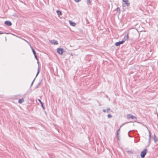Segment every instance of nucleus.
Returning <instances> with one entry per match:
<instances>
[{"instance_id": "nucleus-1", "label": "nucleus", "mask_w": 158, "mask_h": 158, "mask_svg": "<svg viewBox=\"0 0 158 158\" xmlns=\"http://www.w3.org/2000/svg\"><path fill=\"white\" fill-rule=\"evenodd\" d=\"M128 35H125L124 37V38L121 41L117 42L115 43V45L116 46H119L120 45L123 44L124 43L126 40V39H128Z\"/></svg>"}, {"instance_id": "nucleus-2", "label": "nucleus", "mask_w": 158, "mask_h": 158, "mask_svg": "<svg viewBox=\"0 0 158 158\" xmlns=\"http://www.w3.org/2000/svg\"><path fill=\"white\" fill-rule=\"evenodd\" d=\"M147 152V149H145L141 152L140 154V156L141 158H143L144 157L145 155L146 154Z\"/></svg>"}, {"instance_id": "nucleus-3", "label": "nucleus", "mask_w": 158, "mask_h": 158, "mask_svg": "<svg viewBox=\"0 0 158 158\" xmlns=\"http://www.w3.org/2000/svg\"><path fill=\"white\" fill-rule=\"evenodd\" d=\"M57 52L60 54L62 55L63 52V49L62 48H58L57 49Z\"/></svg>"}, {"instance_id": "nucleus-4", "label": "nucleus", "mask_w": 158, "mask_h": 158, "mask_svg": "<svg viewBox=\"0 0 158 158\" xmlns=\"http://www.w3.org/2000/svg\"><path fill=\"white\" fill-rule=\"evenodd\" d=\"M127 118L128 119L131 118L133 119H136V118L135 116L132 115L130 114H127Z\"/></svg>"}, {"instance_id": "nucleus-5", "label": "nucleus", "mask_w": 158, "mask_h": 158, "mask_svg": "<svg viewBox=\"0 0 158 158\" xmlns=\"http://www.w3.org/2000/svg\"><path fill=\"white\" fill-rule=\"evenodd\" d=\"M4 23L6 25L8 26H10L12 25V23L11 22L9 21H6Z\"/></svg>"}, {"instance_id": "nucleus-6", "label": "nucleus", "mask_w": 158, "mask_h": 158, "mask_svg": "<svg viewBox=\"0 0 158 158\" xmlns=\"http://www.w3.org/2000/svg\"><path fill=\"white\" fill-rule=\"evenodd\" d=\"M51 43H53L54 44H58L57 41L54 40L51 41Z\"/></svg>"}, {"instance_id": "nucleus-7", "label": "nucleus", "mask_w": 158, "mask_h": 158, "mask_svg": "<svg viewBox=\"0 0 158 158\" xmlns=\"http://www.w3.org/2000/svg\"><path fill=\"white\" fill-rule=\"evenodd\" d=\"M38 101L40 102V104H41V106H42V107L43 108V109H44L45 107L44 106V103L41 102V100L40 99H39Z\"/></svg>"}, {"instance_id": "nucleus-8", "label": "nucleus", "mask_w": 158, "mask_h": 158, "mask_svg": "<svg viewBox=\"0 0 158 158\" xmlns=\"http://www.w3.org/2000/svg\"><path fill=\"white\" fill-rule=\"evenodd\" d=\"M70 24L71 25L73 26H75L76 25V24L75 23L73 22H72V21L70 22Z\"/></svg>"}, {"instance_id": "nucleus-9", "label": "nucleus", "mask_w": 158, "mask_h": 158, "mask_svg": "<svg viewBox=\"0 0 158 158\" xmlns=\"http://www.w3.org/2000/svg\"><path fill=\"white\" fill-rule=\"evenodd\" d=\"M56 13L58 15H62V13L61 11L58 10L56 11Z\"/></svg>"}, {"instance_id": "nucleus-10", "label": "nucleus", "mask_w": 158, "mask_h": 158, "mask_svg": "<svg viewBox=\"0 0 158 158\" xmlns=\"http://www.w3.org/2000/svg\"><path fill=\"white\" fill-rule=\"evenodd\" d=\"M40 67L39 66L38 67L37 69V72L36 75V77L38 76V74H39L40 73Z\"/></svg>"}, {"instance_id": "nucleus-11", "label": "nucleus", "mask_w": 158, "mask_h": 158, "mask_svg": "<svg viewBox=\"0 0 158 158\" xmlns=\"http://www.w3.org/2000/svg\"><path fill=\"white\" fill-rule=\"evenodd\" d=\"M24 101V99H19V100L18 102L19 103H21Z\"/></svg>"}, {"instance_id": "nucleus-12", "label": "nucleus", "mask_w": 158, "mask_h": 158, "mask_svg": "<svg viewBox=\"0 0 158 158\" xmlns=\"http://www.w3.org/2000/svg\"><path fill=\"white\" fill-rule=\"evenodd\" d=\"M91 2L90 0H87V5H89L91 4Z\"/></svg>"}, {"instance_id": "nucleus-13", "label": "nucleus", "mask_w": 158, "mask_h": 158, "mask_svg": "<svg viewBox=\"0 0 158 158\" xmlns=\"http://www.w3.org/2000/svg\"><path fill=\"white\" fill-rule=\"evenodd\" d=\"M31 49L34 55L35 54H36V53L35 50L33 49V48H31Z\"/></svg>"}, {"instance_id": "nucleus-14", "label": "nucleus", "mask_w": 158, "mask_h": 158, "mask_svg": "<svg viewBox=\"0 0 158 158\" xmlns=\"http://www.w3.org/2000/svg\"><path fill=\"white\" fill-rule=\"evenodd\" d=\"M117 11L119 13H120V8L119 7H118L117 8Z\"/></svg>"}, {"instance_id": "nucleus-15", "label": "nucleus", "mask_w": 158, "mask_h": 158, "mask_svg": "<svg viewBox=\"0 0 158 158\" xmlns=\"http://www.w3.org/2000/svg\"><path fill=\"white\" fill-rule=\"evenodd\" d=\"M133 130H131V131H130L128 132V136H129V137H132V136H131L129 135V132H133Z\"/></svg>"}, {"instance_id": "nucleus-16", "label": "nucleus", "mask_w": 158, "mask_h": 158, "mask_svg": "<svg viewBox=\"0 0 158 158\" xmlns=\"http://www.w3.org/2000/svg\"><path fill=\"white\" fill-rule=\"evenodd\" d=\"M110 108H107L106 110L107 113H109L110 112Z\"/></svg>"}, {"instance_id": "nucleus-17", "label": "nucleus", "mask_w": 158, "mask_h": 158, "mask_svg": "<svg viewBox=\"0 0 158 158\" xmlns=\"http://www.w3.org/2000/svg\"><path fill=\"white\" fill-rule=\"evenodd\" d=\"M125 4L127 6H128L130 5V3H129L128 2H127L125 3Z\"/></svg>"}, {"instance_id": "nucleus-18", "label": "nucleus", "mask_w": 158, "mask_h": 158, "mask_svg": "<svg viewBox=\"0 0 158 158\" xmlns=\"http://www.w3.org/2000/svg\"><path fill=\"white\" fill-rule=\"evenodd\" d=\"M112 116V115L110 114H108L107 115V117L108 118H110Z\"/></svg>"}, {"instance_id": "nucleus-19", "label": "nucleus", "mask_w": 158, "mask_h": 158, "mask_svg": "<svg viewBox=\"0 0 158 158\" xmlns=\"http://www.w3.org/2000/svg\"><path fill=\"white\" fill-rule=\"evenodd\" d=\"M119 131H120V129H119L117 131V135L119 134Z\"/></svg>"}, {"instance_id": "nucleus-20", "label": "nucleus", "mask_w": 158, "mask_h": 158, "mask_svg": "<svg viewBox=\"0 0 158 158\" xmlns=\"http://www.w3.org/2000/svg\"><path fill=\"white\" fill-rule=\"evenodd\" d=\"M123 2H125V3L128 2V0H123Z\"/></svg>"}, {"instance_id": "nucleus-21", "label": "nucleus", "mask_w": 158, "mask_h": 158, "mask_svg": "<svg viewBox=\"0 0 158 158\" xmlns=\"http://www.w3.org/2000/svg\"><path fill=\"white\" fill-rule=\"evenodd\" d=\"M148 132H149V140L150 139H151V133H150V131H148Z\"/></svg>"}, {"instance_id": "nucleus-22", "label": "nucleus", "mask_w": 158, "mask_h": 158, "mask_svg": "<svg viewBox=\"0 0 158 158\" xmlns=\"http://www.w3.org/2000/svg\"><path fill=\"white\" fill-rule=\"evenodd\" d=\"M81 0H74V1L77 2H80L81 1Z\"/></svg>"}, {"instance_id": "nucleus-23", "label": "nucleus", "mask_w": 158, "mask_h": 158, "mask_svg": "<svg viewBox=\"0 0 158 158\" xmlns=\"http://www.w3.org/2000/svg\"><path fill=\"white\" fill-rule=\"evenodd\" d=\"M34 55L35 56V59H36L37 60V57L36 54H35Z\"/></svg>"}, {"instance_id": "nucleus-24", "label": "nucleus", "mask_w": 158, "mask_h": 158, "mask_svg": "<svg viewBox=\"0 0 158 158\" xmlns=\"http://www.w3.org/2000/svg\"><path fill=\"white\" fill-rule=\"evenodd\" d=\"M102 111L104 112H106V110L105 109H103L102 110Z\"/></svg>"}, {"instance_id": "nucleus-25", "label": "nucleus", "mask_w": 158, "mask_h": 158, "mask_svg": "<svg viewBox=\"0 0 158 158\" xmlns=\"http://www.w3.org/2000/svg\"><path fill=\"white\" fill-rule=\"evenodd\" d=\"M128 123V122H127V123H124L123 124L122 126H121L120 127H121L123 126V125H124L125 124H126V123Z\"/></svg>"}, {"instance_id": "nucleus-26", "label": "nucleus", "mask_w": 158, "mask_h": 158, "mask_svg": "<svg viewBox=\"0 0 158 158\" xmlns=\"http://www.w3.org/2000/svg\"><path fill=\"white\" fill-rule=\"evenodd\" d=\"M22 39L23 40H24L25 41L27 42L28 43V42L26 40H25V39Z\"/></svg>"}, {"instance_id": "nucleus-27", "label": "nucleus", "mask_w": 158, "mask_h": 158, "mask_svg": "<svg viewBox=\"0 0 158 158\" xmlns=\"http://www.w3.org/2000/svg\"><path fill=\"white\" fill-rule=\"evenodd\" d=\"M34 81V80H33V81L31 83V86H32V85H33Z\"/></svg>"}, {"instance_id": "nucleus-28", "label": "nucleus", "mask_w": 158, "mask_h": 158, "mask_svg": "<svg viewBox=\"0 0 158 158\" xmlns=\"http://www.w3.org/2000/svg\"><path fill=\"white\" fill-rule=\"evenodd\" d=\"M3 33H2L1 31H0V34H2Z\"/></svg>"}, {"instance_id": "nucleus-29", "label": "nucleus", "mask_w": 158, "mask_h": 158, "mask_svg": "<svg viewBox=\"0 0 158 158\" xmlns=\"http://www.w3.org/2000/svg\"><path fill=\"white\" fill-rule=\"evenodd\" d=\"M154 141H155V142H156V140H155V139H154Z\"/></svg>"}, {"instance_id": "nucleus-30", "label": "nucleus", "mask_w": 158, "mask_h": 158, "mask_svg": "<svg viewBox=\"0 0 158 158\" xmlns=\"http://www.w3.org/2000/svg\"><path fill=\"white\" fill-rule=\"evenodd\" d=\"M35 78H36V77L35 78V79L34 80H35Z\"/></svg>"}]
</instances>
